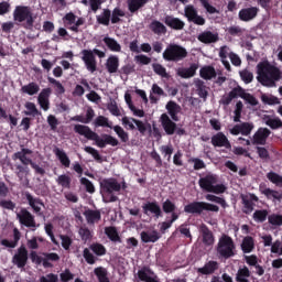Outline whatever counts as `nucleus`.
I'll return each mask as SVG.
<instances>
[{
	"mask_svg": "<svg viewBox=\"0 0 282 282\" xmlns=\"http://www.w3.org/2000/svg\"><path fill=\"white\" fill-rule=\"evenodd\" d=\"M184 210L192 215H202L204 210H207L208 213H219V206L207 202H194L186 205Z\"/></svg>",
	"mask_w": 282,
	"mask_h": 282,
	"instance_id": "6",
	"label": "nucleus"
},
{
	"mask_svg": "<svg viewBox=\"0 0 282 282\" xmlns=\"http://www.w3.org/2000/svg\"><path fill=\"white\" fill-rule=\"evenodd\" d=\"M39 243H43V237H33L26 241L30 250H39Z\"/></svg>",
	"mask_w": 282,
	"mask_h": 282,
	"instance_id": "53",
	"label": "nucleus"
},
{
	"mask_svg": "<svg viewBox=\"0 0 282 282\" xmlns=\"http://www.w3.org/2000/svg\"><path fill=\"white\" fill-rule=\"evenodd\" d=\"M30 155H32V150L22 149L21 151L13 154V160H20L24 166H28L32 164V159H30Z\"/></svg>",
	"mask_w": 282,
	"mask_h": 282,
	"instance_id": "15",
	"label": "nucleus"
},
{
	"mask_svg": "<svg viewBox=\"0 0 282 282\" xmlns=\"http://www.w3.org/2000/svg\"><path fill=\"white\" fill-rule=\"evenodd\" d=\"M270 135V130L268 128H260L253 134V144H265V140Z\"/></svg>",
	"mask_w": 282,
	"mask_h": 282,
	"instance_id": "19",
	"label": "nucleus"
},
{
	"mask_svg": "<svg viewBox=\"0 0 282 282\" xmlns=\"http://www.w3.org/2000/svg\"><path fill=\"white\" fill-rule=\"evenodd\" d=\"M120 67V58L117 55H110L106 61L108 74H116Z\"/></svg>",
	"mask_w": 282,
	"mask_h": 282,
	"instance_id": "16",
	"label": "nucleus"
},
{
	"mask_svg": "<svg viewBox=\"0 0 282 282\" xmlns=\"http://www.w3.org/2000/svg\"><path fill=\"white\" fill-rule=\"evenodd\" d=\"M90 140H94L99 149H105L107 147V138L105 137V134L100 137L98 135V133L94 132L93 137H90Z\"/></svg>",
	"mask_w": 282,
	"mask_h": 282,
	"instance_id": "47",
	"label": "nucleus"
},
{
	"mask_svg": "<svg viewBox=\"0 0 282 282\" xmlns=\"http://www.w3.org/2000/svg\"><path fill=\"white\" fill-rule=\"evenodd\" d=\"M268 180H270V182H272V184H276V186H282V176L274 173V172H270L267 175Z\"/></svg>",
	"mask_w": 282,
	"mask_h": 282,
	"instance_id": "62",
	"label": "nucleus"
},
{
	"mask_svg": "<svg viewBox=\"0 0 282 282\" xmlns=\"http://www.w3.org/2000/svg\"><path fill=\"white\" fill-rule=\"evenodd\" d=\"M137 121H138V119H133L131 117H123L121 119L123 127H126L127 129H130V131H133L135 129Z\"/></svg>",
	"mask_w": 282,
	"mask_h": 282,
	"instance_id": "57",
	"label": "nucleus"
},
{
	"mask_svg": "<svg viewBox=\"0 0 282 282\" xmlns=\"http://www.w3.org/2000/svg\"><path fill=\"white\" fill-rule=\"evenodd\" d=\"M48 83H51V85H54V89L57 95H62L65 91V87L63 86V84H61V82L56 80L55 78L48 77Z\"/></svg>",
	"mask_w": 282,
	"mask_h": 282,
	"instance_id": "59",
	"label": "nucleus"
},
{
	"mask_svg": "<svg viewBox=\"0 0 282 282\" xmlns=\"http://www.w3.org/2000/svg\"><path fill=\"white\" fill-rule=\"evenodd\" d=\"M257 14H259V9L256 7L246 8L239 11L238 17L240 21H252V19L257 18Z\"/></svg>",
	"mask_w": 282,
	"mask_h": 282,
	"instance_id": "13",
	"label": "nucleus"
},
{
	"mask_svg": "<svg viewBox=\"0 0 282 282\" xmlns=\"http://www.w3.org/2000/svg\"><path fill=\"white\" fill-rule=\"evenodd\" d=\"M197 72V65L192 64L188 68H177L176 74L181 78H193Z\"/></svg>",
	"mask_w": 282,
	"mask_h": 282,
	"instance_id": "22",
	"label": "nucleus"
},
{
	"mask_svg": "<svg viewBox=\"0 0 282 282\" xmlns=\"http://www.w3.org/2000/svg\"><path fill=\"white\" fill-rule=\"evenodd\" d=\"M97 21L101 25H109V21H111V11L104 9L102 13L97 15Z\"/></svg>",
	"mask_w": 282,
	"mask_h": 282,
	"instance_id": "44",
	"label": "nucleus"
},
{
	"mask_svg": "<svg viewBox=\"0 0 282 282\" xmlns=\"http://www.w3.org/2000/svg\"><path fill=\"white\" fill-rule=\"evenodd\" d=\"M50 96H52V88H44L37 96V102L43 111L50 110Z\"/></svg>",
	"mask_w": 282,
	"mask_h": 282,
	"instance_id": "11",
	"label": "nucleus"
},
{
	"mask_svg": "<svg viewBox=\"0 0 282 282\" xmlns=\"http://www.w3.org/2000/svg\"><path fill=\"white\" fill-rule=\"evenodd\" d=\"M161 124L165 131V133H167V135H173V133H175V122H173L171 120V118L169 117V115L163 113L161 115Z\"/></svg>",
	"mask_w": 282,
	"mask_h": 282,
	"instance_id": "17",
	"label": "nucleus"
},
{
	"mask_svg": "<svg viewBox=\"0 0 282 282\" xmlns=\"http://www.w3.org/2000/svg\"><path fill=\"white\" fill-rule=\"evenodd\" d=\"M95 127H107L108 129H113V122L109 121V118L105 116H99L94 121Z\"/></svg>",
	"mask_w": 282,
	"mask_h": 282,
	"instance_id": "43",
	"label": "nucleus"
},
{
	"mask_svg": "<svg viewBox=\"0 0 282 282\" xmlns=\"http://www.w3.org/2000/svg\"><path fill=\"white\" fill-rule=\"evenodd\" d=\"M257 74L258 83H261L264 87H276L278 80L282 78L281 69L268 61L258 63Z\"/></svg>",
	"mask_w": 282,
	"mask_h": 282,
	"instance_id": "1",
	"label": "nucleus"
},
{
	"mask_svg": "<svg viewBox=\"0 0 282 282\" xmlns=\"http://www.w3.org/2000/svg\"><path fill=\"white\" fill-rule=\"evenodd\" d=\"M143 212L145 215H149V213H152V215H155V217H160V215H162V209L160 208V205H158V203L144 204Z\"/></svg>",
	"mask_w": 282,
	"mask_h": 282,
	"instance_id": "29",
	"label": "nucleus"
},
{
	"mask_svg": "<svg viewBox=\"0 0 282 282\" xmlns=\"http://www.w3.org/2000/svg\"><path fill=\"white\" fill-rule=\"evenodd\" d=\"M104 43L110 50V52H122V46L113 37L105 36Z\"/></svg>",
	"mask_w": 282,
	"mask_h": 282,
	"instance_id": "28",
	"label": "nucleus"
},
{
	"mask_svg": "<svg viewBox=\"0 0 282 282\" xmlns=\"http://www.w3.org/2000/svg\"><path fill=\"white\" fill-rule=\"evenodd\" d=\"M74 131L79 135H84V138H87V140H90L91 137L94 135V131H91L89 127L83 126V124H76L74 127Z\"/></svg>",
	"mask_w": 282,
	"mask_h": 282,
	"instance_id": "35",
	"label": "nucleus"
},
{
	"mask_svg": "<svg viewBox=\"0 0 282 282\" xmlns=\"http://www.w3.org/2000/svg\"><path fill=\"white\" fill-rule=\"evenodd\" d=\"M236 279L237 282H249L248 279H250V270L248 267L239 269Z\"/></svg>",
	"mask_w": 282,
	"mask_h": 282,
	"instance_id": "46",
	"label": "nucleus"
},
{
	"mask_svg": "<svg viewBox=\"0 0 282 282\" xmlns=\"http://www.w3.org/2000/svg\"><path fill=\"white\" fill-rule=\"evenodd\" d=\"M140 281L144 282H158V275L151 269L143 268L138 272Z\"/></svg>",
	"mask_w": 282,
	"mask_h": 282,
	"instance_id": "18",
	"label": "nucleus"
},
{
	"mask_svg": "<svg viewBox=\"0 0 282 282\" xmlns=\"http://www.w3.org/2000/svg\"><path fill=\"white\" fill-rule=\"evenodd\" d=\"M25 111L24 115L25 116H32L33 118H36V116H41V112L39 111V109L36 108V104L32 102V101H28L25 105Z\"/></svg>",
	"mask_w": 282,
	"mask_h": 282,
	"instance_id": "38",
	"label": "nucleus"
},
{
	"mask_svg": "<svg viewBox=\"0 0 282 282\" xmlns=\"http://www.w3.org/2000/svg\"><path fill=\"white\" fill-rule=\"evenodd\" d=\"M127 3L131 12H138L140 8L147 6V0H127Z\"/></svg>",
	"mask_w": 282,
	"mask_h": 282,
	"instance_id": "41",
	"label": "nucleus"
},
{
	"mask_svg": "<svg viewBox=\"0 0 282 282\" xmlns=\"http://www.w3.org/2000/svg\"><path fill=\"white\" fill-rule=\"evenodd\" d=\"M90 250H93V252L96 253L97 257H102L104 254H107V249L100 243L91 245Z\"/></svg>",
	"mask_w": 282,
	"mask_h": 282,
	"instance_id": "58",
	"label": "nucleus"
},
{
	"mask_svg": "<svg viewBox=\"0 0 282 282\" xmlns=\"http://www.w3.org/2000/svg\"><path fill=\"white\" fill-rule=\"evenodd\" d=\"M185 17L196 25H204L206 23V20L197 14V9L191 4L185 7Z\"/></svg>",
	"mask_w": 282,
	"mask_h": 282,
	"instance_id": "10",
	"label": "nucleus"
},
{
	"mask_svg": "<svg viewBox=\"0 0 282 282\" xmlns=\"http://www.w3.org/2000/svg\"><path fill=\"white\" fill-rule=\"evenodd\" d=\"M101 193L104 194L105 202H116L118 197L111 195L112 193H118L122 185L118 183L115 178H106L100 182Z\"/></svg>",
	"mask_w": 282,
	"mask_h": 282,
	"instance_id": "3",
	"label": "nucleus"
},
{
	"mask_svg": "<svg viewBox=\"0 0 282 282\" xmlns=\"http://www.w3.org/2000/svg\"><path fill=\"white\" fill-rule=\"evenodd\" d=\"M159 239L160 232L155 230L141 232V241H143V243H155Z\"/></svg>",
	"mask_w": 282,
	"mask_h": 282,
	"instance_id": "21",
	"label": "nucleus"
},
{
	"mask_svg": "<svg viewBox=\"0 0 282 282\" xmlns=\"http://www.w3.org/2000/svg\"><path fill=\"white\" fill-rule=\"evenodd\" d=\"M13 20L15 23H25L28 28H32L34 24V17L32 15V9L25 6H18L13 11Z\"/></svg>",
	"mask_w": 282,
	"mask_h": 282,
	"instance_id": "5",
	"label": "nucleus"
},
{
	"mask_svg": "<svg viewBox=\"0 0 282 282\" xmlns=\"http://www.w3.org/2000/svg\"><path fill=\"white\" fill-rule=\"evenodd\" d=\"M165 24L169 25V28H172L173 30H183L184 29V21L173 18L171 15H167L165 18Z\"/></svg>",
	"mask_w": 282,
	"mask_h": 282,
	"instance_id": "33",
	"label": "nucleus"
},
{
	"mask_svg": "<svg viewBox=\"0 0 282 282\" xmlns=\"http://www.w3.org/2000/svg\"><path fill=\"white\" fill-rule=\"evenodd\" d=\"M84 215L87 224H98V220L100 219V212L86 210Z\"/></svg>",
	"mask_w": 282,
	"mask_h": 282,
	"instance_id": "42",
	"label": "nucleus"
},
{
	"mask_svg": "<svg viewBox=\"0 0 282 282\" xmlns=\"http://www.w3.org/2000/svg\"><path fill=\"white\" fill-rule=\"evenodd\" d=\"M253 219L254 221H260V223L265 221V219H268V210L265 209L256 210L253 213Z\"/></svg>",
	"mask_w": 282,
	"mask_h": 282,
	"instance_id": "61",
	"label": "nucleus"
},
{
	"mask_svg": "<svg viewBox=\"0 0 282 282\" xmlns=\"http://www.w3.org/2000/svg\"><path fill=\"white\" fill-rule=\"evenodd\" d=\"M150 30H152L154 34H166V26L158 20L151 22Z\"/></svg>",
	"mask_w": 282,
	"mask_h": 282,
	"instance_id": "39",
	"label": "nucleus"
},
{
	"mask_svg": "<svg viewBox=\"0 0 282 282\" xmlns=\"http://www.w3.org/2000/svg\"><path fill=\"white\" fill-rule=\"evenodd\" d=\"M212 144L214 147H224L225 149H232V145L230 144V141L224 134V132H218L214 137H212Z\"/></svg>",
	"mask_w": 282,
	"mask_h": 282,
	"instance_id": "14",
	"label": "nucleus"
},
{
	"mask_svg": "<svg viewBox=\"0 0 282 282\" xmlns=\"http://www.w3.org/2000/svg\"><path fill=\"white\" fill-rule=\"evenodd\" d=\"M195 87L197 89V94L199 98H203V100H206V98H208V87L204 85V82H202V79L195 80Z\"/></svg>",
	"mask_w": 282,
	"mask_h": 282,
	"instance_id": "36",
	"label": "nucleus"
},
{
	"mask_svg": "<svg viewBox=\"0 0 282 282\" xmlns=\"http://www.w3.org/2000/svg\"><path fill=\"white\" fill-rule=\"evenodd\" d=\"M262 195H265V197H268V199H272L273 202L275 199H281V194L274 189H270V188H263L261 189Z\"/></svg>",
	"mask_w": 282,
	"mask_h": 282,
	"instance_id": "52",
	"label": "nucleus"
},
{
	"mask_svg": "<svg viewBox=\"0 0 282 282\" xmlns=\"http://www.w3.org/2000/svg\"><path fill=\"white\" fill-rule=\"evenodd\" d=\"M160 152L167 160V162H171V156L173 155V145L167 144V145H161L160 147Z\"/></svg>",
	"mask_w": 282,
	"mask_h": 282,
	"instance_id": "50",
	"label": "nucleus"
},
{
	"mask_svg": "<svg viewBox=\"0 0 282 282\" xmlns=\"http://www.w3.org/2000/svg\"><path fill=\"white\" fill-rule=\"evenodd\" d=\"M80 55L86 69H88L90 74H94V72L98 69V63L96 62V55L94 54V51L83 50Z\"/></svg>",
	"mask_w": 282,
	"mask_h": 282,
	"instance_id": "8",
	"label": "nucleus"
},
{
	"mask_svg": "<svg viewBox=\"0 0 282 282\" xmlns=\"http://www.w3.org/2000/svg\"><path fill=\"white\" fill-rule=\"evenodd\" d=\"M161 96H164V89H162V87H160L158 84H153L150 90L151 102L154 105L158 104Z\"/></svg>",
	"mask_w": 282,
	"mask_h": 282,
	"instance_id": "24",
	"label": "nucleus"
},
{
	"mask_svg": "<svg viewBox=\"0 0 282 282\" xmlns=\"http://www.w3.org/2000/svg\"><path fill=\"white\" fill-rule=\"evenodd\" d=\"M219 36L217 33H213L210 31H205L198 35V41L200 43H217Z\"/></svg>",
	"mask_w": 282,
	"mask_h": 282,
	"instance_id": "27",
	"label": "nucleus"
},
{
	"mask_svg": "<svg viewBox=\"0 0 282 282\" xmlns=\"http://www.w3.org/2000/svg\"><path fill=\"white\" fill-rule=\"evenodd\" d=\"M53 153L56 155L57 160H59V162L63 166H65L66 169H69L72 161L69 160V156H67V153H65L59 148H55L53 150Z\"/></svg>",
	"mask_w": 282,
	"mask_h": 282,
	"instance_id": "25",
	"label": "nucleus"
},
{
	"mask_svg": "<svg viewBox=\"0 0 282 282\" xmlns=\"http://www.w3.org/2000/svg\"><path fill=\"white\" fill-rule=\"evenodd\" d=\"M200 77L204 78V80H213L217 76V72L215 70V67L213 66H204L199 70Z\"/></svg>",
	"mask_w": 282,
	"mask_h": 282,
	"instance_id": "31",
	"label": "nucleus"
},
{
	"mask_svg": "<svg viewBox=\"0 0 282 282\" xmlns=\"http://www.w3.org/2000/svg\"><path fill=\"white\" fill-rule=\"evenodd\" d=\"M241 248L246 253L252 252V250H254V239H252L250 236L245 237L241 243Z\"/></svg>",
	"mask_w": 282,
	"mask_h": 282,
	"instance_id": "40",
	"label": "nucleus"
},
{
	"mask_svg": "<svg viewBox=\"0 0 282 282\" xmlns=\"http://www.w3.org/2000/svg\"><path fill=\"white\" fill-rule=\"evenodd\" d=\"M108 111L111 113V116H116L117 118L122 115L116 101H110L108 104Z\"/></svg>",
	"mask_w": 282,
	"mask_h": 282,
	"instance_id": "60",
	"label": "nucleus"
},
{
	"mask_svg": "<svg viewBox=\"0 0 282 282\" xmlns=\"http://www.w3.org/2000/svg\"><path fill=\"white\" fill-rule=\"evenodd\" d=\"M26 199L29 202V205L31 206V208H33L35 213H41V208H43V203L40 199L34 198L29 193L26 194Z\"/></svg>",
	"mask_w": 282,
	"mask_h": 282,
	"instance_id": "37",
	"label": "nucleus"
},
{
	"mask_svg": "<svg viewBox=\"0 0 282 282\" xmlns=\"http://www.w3.org/2000/svg\"><path fill=\"white\" fill-rule=\"evenodd\" d=\"M240 77H241V80L246 83V85H249V83H251L254 79V75H252L250 70H246V69L240 72Z\"/></svg>",
	"mask_w": 282,
	"mask_h": 282,
	"instance_id": "64",
	"label": "nucleus"
},
{
	"mask_svg": "<svg viewBox=\"0 0 282 282\" xmlns=\"http://www.w3.org/2000/svg\"><path fill=\"white\" fill-rule=\"evenodd\" d=\"M200 232L203 237V243H205V246H213V243H215V237H213V232L208 230L206 225L200 226Z\"/></svg>",
	"mask_w": 282,
	"mask_h": 282,
	"instance_id": "23",
	"label": "nucleus"
},
{
	"mask_svg": "<svg viewBox=\"0 0 282 282\" xmlns=\"http://www.w3.org/2000/svg\"><path fill=\"white\" fill-rule=\"evenodd\" d=\"M165 109L167 110V113L171 116L174 122H177V120H180V118L177 117V113L182 111V107L180 105H177L175 101H169L165 106Z\"/></svg>",
	"mask_w": 282,
	"mask_h": 282,
	"instance_id": "20",
	"label": "nucleus"
},
{
	"mask_svg": "<svg viewBox=\"0 0 282 282\" xmlns=\"http://www.w3.org/2000/svg\"><path fill=\"white\" fill-rule=\"evenodd\" d=\"M268 219L271 226H282V215L272 214L268 217Z\"/></svg>",
	"mask_w": 282,
	"mask_h": 282,
	"instance_id": "63",
	"label": "nucleus"
},
{
	"mask_svg": "<svg viewBox=\"0 0 282 282\" xmlns=\"http://www.w3.org/2000/svg\"><path fill=\"white\" fill-rule=\"evenodd\" d=\"M230 54H232V52L230 51V47L228 46L220 47L219 57L221 58V63L228 72H230V62L227 61L226 58H228V56L230 58Z\"/></svg>",
	"mask_w": 282,
	"mask_h": 282,
	"instance_id": "30",
	"label": "nucleus"
},
{
	"mask_svg": "<svg viewBox=\"0 0 282 282\" xmlns=\"http://www.w3.org/2000/svg\"><path fill=\"white\" fill-rule=\"evenodd\" d=\"M262 120H263L264 124H267L271 129H280V127H282L281 119H279L276 117H270L268 115H264Z\"/></svg>",
	"mask_w": 282,
	"mask_h": 282,
	"instance_id": "32",
	"label": "nucleus"
},
{
	"mask_svg": "<svg viewBox=\"0 0 282 282\" xmlns=\"http://www.w3.org/2000/svg\"><path fill=\"white\" fill-rule=\"evenodd\" d=\"M96 276L99 282H109V278H107V269L102 267H98L94 270Z\"/></svg>",
	"mask_w": 282,
	"mask_h": 282,
	"instance_id": "51",
	"label": "nucleus"
},
{
	"mask_svg": "<svg viewBox=\"0 0 282 282\" xmlns=\"http://www.w3.org/2000/svg\"><path fill=\"white\" fill-rule=\"evenodd\" d=\"M12 262L17 268H25L28 264V249L24 246H21L17 253L13 256Z\"/></svg>",
	"mask_w": 282,
	"mask_h": 282,
	"instance_id": "9",
	"label": "nucleus"
},
{
	"mask_svg": "<svg viewBox=\"0 0 282 282\" xmlns=\"http://www.w3.org/2000/svg\"><path fill=\"white\" fill-rule=\"evenodd\" d=\"M217 268H219L217 261H209L203 268H198L197 272L199 274H213Z\"/></svg>",
	"mask_w": 282,
	"mask_h": 282,
	"instance_id": "34",
	"label": "nucleus"
},
{
	"mask_svg": "<svg viewBox=\"0 0 282 282\" xmlns=\"http://www.w3.org/2000/svg\"><path fill=\"white\" fill-rule=\"evenodd\" d=\"M205 199H207V202H214L215 204H219L223 208H228V203H226V199H224L219 196H215L213 194H207L205 196Z\"/></svg>",
	"mask_w": 282,
	"mask_h": 282,
	"instance_id": "48",
	"label": "nucleus"
},
{
	"mask_svg": "<svg viewBox=\"0 0 282 282\" xmlns=\"http://www.w3.org/2000/svg\"><path fill=\"white\" fill-rule=\"evenodd\" d=\"M188 56V52L183 46H180L177 44H170L163 52V58L164 61H172L174 63H177L180 61H184Z\"/></svg>",
	"mask_w": 282,
	"mask_h": 282,
	"instance_id": "4",
	"label": "nucleus"
},
{
	"mask_svg": "<svg viewBox=\"0 0 282 282\" xmlns=\"http://www.w3.org/2000/svg\"><path fill=\"white\" fill-rule=\"evenodd\" d=\"M198 184L203 191L207 193H214L215 195H221L228 187L225 184H217V175L207 174L199 178Z\"/></svg>",
	"mask_w": 282,
	"mask_h": 282,
	"instance_id": "2",
	"label": "nucleus"
},
{
	"mask_svg": "<svg viewBox=\"0 0 282 282\" xmlns=\"http://www.w3.org/2000/svg\"><path fill=\"white\" fill-rule=\"evenodd\" d=\"M84 6H90L93 12H98L100 10V6H102V1L100 0H82Z\"/></svg>",
	"mask_w": 282,
	"mask_h": 282,
	"instance_id": "55",
	"label": "nucleus"
},
{
	"mask_svg": "<svg viewBox=\"0 0 282 282\" xmlns=\"http://www.w3.org/2000/svg\"><path fill=\"white\" fill-rule=\"evenodd\" d=\"M20 224L26 226L28 228H36V223L34 221V217L26 209H22L20 214L17 215Z\"/></svg>",
	"mask_w": 282,
	"mask_h": 282,
	"instance_id": "12",
	"label": "nucleus"
},
{
	"mask_svg": "<svg viewBox=\"0 0 282 282\" xmlns=\"http://www.w3.org/2000/svg\"><path fill=\"white\" fill-rule=\"evenodd\" d=\"M21 91L28 96H36V94L41 91V86L34 82H31L28 85L22 86Z\"/></svg>",
	"mask_w": 282,
	"mask_h": 282,
	"instance_id": "26",
	"label": "nucleus"
},
{
	"mask_svg": "<svg viewBox=\"0 0 282 282\" xmlns=\"http://www.w3.org/2000/svg\"><path fill=\"white\" fill-rule=\"evenodd\" d=\"M115 133H117L118 138L121 142H129V132L124 131V128L120 126L112 127Z\"/></svg>",
	"mask_w": 282,
	"mask_h": 282,
	"instance_id": "45",
	"label": "nucleus"
},
{
	"mask_svg": "<svg viewBox=\"0 0 282 282\" xmlns=\"http://www.w3.org/2000/svg\"><path fill=\"white\" fill-rule=\"evenodd\" d=\"M217 252L223 259L235 257V242L232 238L224 235L218 241Z\"/></svg>",
	"mask_w": 282,
	"mask_h": 282,
	"instance_id": "7",
	"label": "nucleus"
},
{
	"mask_svg": "<svg viewBox=\"0 0 282 282\" xmlns=\"http://www.w3.org/2000/svg\"><path fill=\"white\" fill-rule=\"evenodd\" d=\"M152 69L161 78H169V73H166V68L162 64H152Z\"/></svg>",
	"mask_w": 282,
	"mask_h": 282,
	"instance_id": "54",
	"label": "nucleus"
},
{
	"mask_svg": "<svg viewBox=\"0 0 282 282\" xmlns=\"http://www.w3.org/2000/svg\"><path fill=\"white\" fill-rule=\"evenodd\" d=\"M56 182L58 186H62V188H69L72 177H69L67 174H62L56 178Z\"/></svg>",
	"mask_w": 282,
	"mask_h": 282,
	"instance_id": "49",
	"label": "nucleus"
},
{
	"mask_svg": "<svg viewBox=\"0 0 282 282\" xmlns=\"http://www.w3.org/2000/svg\"><path fill=\"white\" fill-rule=\"evenodd\" d=\"M105 234L111 241H120V236H118V230L115 227H107Z\"/></svg>",
	"mask_w": 282,
	"mask_h": 282,
	"instance_id": "56",
	"label": "nucleus"
}]
</instances>
